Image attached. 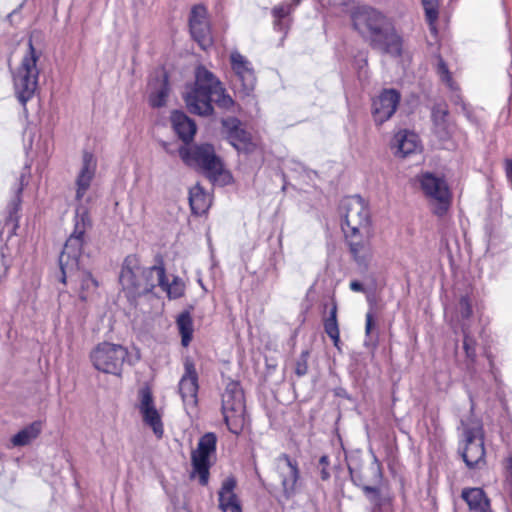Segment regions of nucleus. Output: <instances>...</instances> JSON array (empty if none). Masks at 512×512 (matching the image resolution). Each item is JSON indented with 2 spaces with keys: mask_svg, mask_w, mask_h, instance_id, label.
Masks as SVG:
<instances>
[{
  "mask_svg": "<svg viewBox=\"0 0 512 512\" xmlns=\"http://www.w3.org/2000/svg\"><path fill=\"white\" fill-rule=\"evenodd\" d=\"M127 358L128 350L124 346L110 342L99 343L90 353L95 369L116 376L121 375Z\"/></svg>",
  "mask_w": 512,
  "mask_h": 512,
  "instance_id": "8",
  "label": "nucleus"
},
{
  "mask_svg": "<svg viewBox=\"0 0 512 512\" xmlns=\"http://www.w3.org/2000/svg\"><path fill=\"white\" fill-rule=\"evenodd\" d=\"M490 366H491V369L493 370V362H492V360H490Z\"/></svg>",
  "mask_w": 512,
  "mask_h": 512,
  "instance_id": "56",
  "label": "nucleus"
},
{
  "mask_svg": "<svg viewBox=\"0 0 512 512\" xmlns=\"http://www.w3.org/2000/svg\"><path fill=\"white\" fill-rule=\"evenodd\" d=\"M179 333L181 335V344L188 347L193 337V320L189 311L180 313L176 320Z\"/></svg>",
  "mask_w": 512,
  "mask_h": 512,
  "instance_id": "36",
  "label": "nucleus"
},
{
  "mask_svg": "<svg viewBox=\"0 0 512 512\" xmlns=\"http://www.w3.org/2000/svg\"><path fill=\"white\" fill-rule=\"evenodd\" d=\"M275 461L282 486V496L289 500L297 493V483L300 479L298 462L286 453L280 454Z\"/></svg>",
  "mask_w": 512,
  "mask_h": 512,
  "instance_id": "13",
  "label": "nucleus"
},
{
  "mask_svg": "<svg viewBox=\"0 0 512 512\" xmlns=\"http://www.w3.org/2000/svg\"><path fill=\"white\" fill-rule=\"evenodd\" d=\"M329 465H330L329 457L327 455H322L318 461V468L320 470V478L323 481H327L331 477V474L328 469Z\"/></svg>",
  "mask_w": 512,
  "mask_h": 512,
  "instance_id": "46",
  "label": "nucleus"
},
{
  "mask_svg": "<svg viewBox=\"0 0 512 512\" xmlns=\"http://www.w3.org/2000/svg\"><path fill=\"white\" fill-rule=\"evenodd\" d=\"M178 154L186 166L201 171L213 182L224 172V163L210 143L181 145Z\"/></svg>",
  "mask_w": 512,
  "mask_h": 512,
  "instance_id": "6",
  "label": "nucleus"
},
{
  "mask_svg": "<svg viewBox=\"0 0 512 512\" xmlns=\"http://www.w3.org/2000/svg\"><path fill=\"white\" fill-rule=\"evenodd\" d=\"M237 480L234 476L225 478L218 492V507L222 512H243L238 496L234 492Z\"/></svg>",
  "mask_w": 512,
  "mask_h": 512,
  "instance_id": "23",
  "label": "nucleus"
},
{
  "mask_svg": "<svg viewBox=\"0 0 512 512\" xmlns=\"http://www.w3.org/2000/svg\"><path fill=\"white\" fill-rule=\"evenodd\" d=\"M152 268L153 266L141 269L139 259L135 254L125 257L119 282L131 305H136L141 296L152 293L158 286V271Z\"/></svg>",
  "mask_w": 512,
  "mask_h": 512,
  "instance_id": "4",
  "label": "nucleus"
},
{
  "mask_svg": "<svg viewBox=\"0 0 512 512\" xmlns=\"http://www.w3.org/2000/svg\"><path fill=\"white\" fill-rule=\"evenodd\" d=\"M463 333V350L465 352V367L469 373L475 372V363L477 358L476 347L477 341L470 334L469 328L465 325L462 326Z\"/></svg>",
  "mask_w": 512,
  "mask_h": 512,
  "instance_id": "31",
  "label": "nucleus"
},
{
  "mask_svg": "<svg viewBox=\"0 0 512 512\" xmlns=\"http://www.w3.org/2000/svg\"><path fill=\"white\" fill-rule=\"evenodd\" d=\"M425 12V20L428 24L429 31L434 38L438 36L437 21L439 18L438 0H421Z\"/></svg>",
  "mask_w": 512,
  "mask_h": 512,
  "instance_id": "35",
  "label": "nucleus"
},
{
  "mask_svg": "<svg viewBox=\"0 0 512 512\" xmlns=\"http://www.w3.org/2000/svg\"><path fill=\"white\" fill-rule=\"evenodd\" d=\"M222 128L228 142L239 152L246 155L252 154L257 149L251 134L242 127V122L237 117H227L221 120Z\"/></svg>",
  "mask_w": 512,
  "mask_h": 512,
  "instance_id": "12",
  "label": "nucleus"
},
{
  "mask_svg": "<svg viewBox=\"0 0 512 512\" xmlns=\"http://www.w3.org/2000/svg\"><path fill=\"white\" fill-rule=\"evenodd\" d=\"M350 289L354 292H364L365 291L364 285L358 280H353L350 282Z\"/></svg>",
  "mask_w": 512,
  "mask_h": 512,
  "instance_id": "49",
  "label": "nucleus"
},
{
  "mask_svg": "<svg viewBox=\"0 0 512 512\" xmlns=\"http://www.w3.org/2000/svg\"><path fill=\"white\" fill-rule=\"evenodd\" d=\"M354 29L373 50L393 58L403 54V37L393 19L373 7L358 8L352 14Z\"/></svg>",
  "mask_w": 512,
  "mask_h": 512,
  "instance_id": "1",
  "label": "nucleus"
},
{
  "mask_svg": "<svg viewBox=\"0 0 512 512\" xmlns=\"http://www.w3.org/2000/svg\"><path fill=\"white\" fill-rule=\"evenodd\" d=\"M401 101V94L394 88H384L372 99L371 115L377 126L388 121L396 112Z\"/></svg>",
  "mask_w": 512,
  "mask_h": 512,
  "instance_id": "14",
  "label": "nucleus"
},
{
  "mask_svg": "<svg viewBox=\"0 0 512 512\" xmlns=\"http://www.w3.org/2000/svg\"><path fill=\"white\" fill-rule=\"evenodd\" d=\"M194 82L186 85L183 100L191 114L209 117L214 114L215 105L225 111L233 110L235 101L226 92L219 78L204 65H198Z\"/></svg>",
  "mask_w": 512,
  "mask_h": 512,
  "instance_id": "2",
  "label": "nucleus"
},
{
  "mask_svg": "<svg viewBox=\"0 0 512 512\" xmlns=\"http://www.w3.org/2000/svg\"><path fill=\"white\" fill-rule=\"evenodd\" d=\"M43 429V422L36 420L31 424L25 426L19 432H17L12 438L11 442L15 447H23L30 444L36 439Z\"/></svg>",
  "mask_w": 512,
  "mask_h": 512,
  "instance_id": "29",
  "label": "nucleus"
},
{
  "mask_svg": "<svg viewBox=\"0 0 512 512\" xmlns=\"http://www.w3.org/2000/svg\"><path fill=\"white\" fill-rule=\"evenodd\" d=\"M349 251L357 266L366 271L373 256L371 241L368 237H363L359 226H353L352 231L343 228Z\"/></svg>",
  "mask_w": 512,
  "mask_h": 512,
  "instance_id": "16",
  "label": "nucleus"
},
{
  "mask_svg": "<svg viewBox=\"0 0 512 512\" xmlns=\"http://www.w3.org/2000/svg\"><path fill=\"white\" fill-rule=\"evenodd\" d=\"M303 0H289V1H286L285 3L288 5V7H290V10L292 12L295 11V9L301 4Z\"/></svg>",
  "mask_w": 512,
  "mask_h": 512,
  "instance_id": "51",
  "label": "nucleus"
},
{
  "mask_svg": "<svg viewBox=\"0 0 512 512\" xmlns=\"http://www.w3.org/2000/svg\"><path fill=\"white\" fill-rule=\"evenodd\" d=\"M505 173L507 179L512 182V159L505 160Z\"/></svg>",
  "mask_w": 512,
  "mask_h": 512,
  "instance_id": "50",
  "label": "nucleus"
},
{
  "mask_svg": "<svg viewBox=\"0 0 512 512\" xmlns=\"http://www.w3.org/2000/svg\"><path fill=\"white\" fill-rule=\"evenodd\" d=\"M209 197L204 189L199 185H195L189 191V204L192 214L200 216L209 208Z\"/></svg>",
  "mask_w": 512,
  "mask_h": 512,
  "instance_id": "32",
  "label": "nucleus"
},
{
  "mask_svg": "<svg viewBox=\"0 0 512 512\" xmlns=\"http://www.w3.org/2000/svg\"><path fill=\"white\" fill-rule=\"evenodd\" d=\"M324 331L328 336L339 334V325L337 321V304L332 303L329 315L323 321Z\"/></svg>",
  "mask_w": 512,
  "mask_h": 512,
  "instance_id": "38",
  "label": "nucleus"
},
{
  "mask_svg": "<svg viewBox=\"0 0 512 512\" xmlns=\"http://www.w3.org/2000/svg\"><path fill=\"white\" fill-rule=\"evenodd\" d=\"M24 174H22L19 178V186L17 187L16 191H15V195L14 197L12 198V200L9 202L8 206H7V212H8V216L6 218V224H13V227L16 228L18 227V219H19V216H18V212L21 208V203H22V192H23V189H24Z\"/></svg>",
  "mask_w": 512,
  "mask_h": 512,
  "instance_id": "33",
  "label": "nucleus"
},
{
  "mask_svg": "<svg viewBox=\"0 0 512 512\" xmlns=\"http://www.w3.org/2000/svg\"><path fill=\"white\" fill-rule=\"evenodd\" d=\"M418 147V136L409 130H400L391 141V149L396 157L405 158L415 153Z\"/></svg>",
  "mask_w": 512,
  "mask_h": 512,
  "instance_id": "25",
  "label": "nucleus"
},
{
  "mask_svg": "<svg viewBox=\"0 0 512 512\" xmlns=\"http://www.w3.org/2000/svg\"><path fill=\"white\" fill-rule=\"evenodd\" d=\"M479 512H491L490 506L489 507H485L483 510H481Z\"/></svg>",
  "mask_w": 512,
  "mask_h": 512,
  "instance_id": "54",
  "label": "nucleus"
},
{
  "mask_svg": "<svg viewBox=\"0 0 512 512\" xmlns=\"http://www.w3.org/2000/svg\"><path fill=\"white\" fill-rule=\"evenodd\" d=\"M462 499L472 511H481L490 506V501L481 488H465L462 490Z\"/></svg>",
  "mask_w": 512,
  "mask_h": 512,
  "instance_id": "30",
  "label": "nucleus"
},
{
  "mask_svg": "<svg viewBox=\"0 0 512 512\" xmlns=\"http://www.w3.org/2000/svg\"><path fill=\"white\" fill-rule=\"evenodd\" d=\"M198 282H199L200 286L202 287V289L206 290V288H205V286H204V284H203L202 280H201V279H199V280H198Z\"/></svg>",
  "mask_w": 512,
  "mask_h": 512,
  "instance_id": "55",
  "label": "nucleus"
},
{
  "mask_svg": "<svg viewBox=\"0 0 512 512\" xmlns=\"http://www.w3.org/2000/svg\"><path fill=\"white\" fill-rule=\"evenodd\" d=\"M161 145H162L163 149H164L167 153H169V154H172V153H173V152L169 149V144H168L167 142H164V141H163V142L161 143Z\"/></svg>",
  "mask_w": 512,
  "mask_h": 512,
  "instance_id": "53",
  "label": "nucleus"
},
{
  "mask_svg": "<svg viewBox=\"0 0 512 512\" xmlns=\"http://www.w3.org/2000/svg\"><path fill=\"white\" fill-rule=\"evenodd\" d=\"M334 395L336 397H340V398H344V399H348L350 400L351 399V396L349 395V393L347 392V390L343 387H337L334 389Z\"/></svg>",
  "mask_w": 512,
  "mask_h": 512,
  "instance_id": "48",
  "label": "nucleus"
},
{
  "mask_svg": "<svg viewBox=\"0 0 512 512\" xmlns=\"http://www.w3.org/2000/svg\"><path fill=\"white\" fill-rule=\"evenodd\" d=\"M143 417V422L152 428L155 436L157 438H162L164 433L163 423L161 416L155 407L150 409H145V411L141 412Z\"/></svg>",
  "mask_w": 512,
  "mask_h": 512,
  "instance_id": "37",
  "label": "nucleus"
},
{
  "mask_svg": "<svg viewBox=\"0 0 512 512\" xmlns=\"http://www.w3.org/2000/svg\"><path fill=\"white\" fill-rule=\"evenodd\" d=\"M148 102L152 108H161L166 105L170 93L169 75L162 69L157 72L149 82Z\"/></svg>",
  "mask_w": 512,
  "mask_h": 512,
  "instance_id": "21",
  "label": "nucleus"
},
{
  "mask_svg": "<svg viewBox=\"0 0 512 512\" xmlns=\"http://www.w3.org/2000/svg\"><path fill=\"white\" fill-rule=\"evenodd\" d=\"M74 220L73 232L66 240L58 259L60 269L58 280L63 284H67L68 279H72L79 272L86 231L92 226L86 207L80 206L76 209Z\"/></svg>",
  "mask_w": 512,
  "mask_h": 512,
  "instance_id": "3",
  "label": "nucleus"
},
{
  "mask_svg": "<svg viewBox=\"0 0 512 512\" xmlns=\"http://www.w3.org/2000/svg\"><path fill=\"white\" fill-rule=\"evenodd\" d=\"M438 64H437V73L439 74L441 80L447 84L452 82V75L448 69L446 62L443 60L441 55L437 56Z\"/></svg>",
  "mask_w": 512,
  "mask_h": 512,
  "instance_id": "44",
  "label": "nucleus"
},
{
  "mask_svg": "<svg viewBox=\"0 0 512 512\" xmlns=\"http://www.w3.org/2000/svg\"><path fill=\"white\" fill-rule=\"evenodd\" d=\"M465 447L462 452L463 460L470 469L480 468L485 464V448L482 428H466L464 430Z\"/></svg>",
  "mask_w": 512,
  "mask_h": 512,
  "instance_id": "15",
  "label": "nucleus"
},
{
  "mask_svg": "<svg viewBox=\"0 0 512 512\" xmlns=\"http://www.w3.org/2000/svg\"><path fill=\"white\" fill-rule=\"evenodd\" d=\"M170 122L174 133L183 142V145L193 142L197 125L185 112L173 110L170 115Z\"/></svg>",
  "mask_w": 512,
  "mask_h": 512,
  "instance_id": "22",
  "label": "nucleus"
},
{
  "mask_svg": "<svg viewBox=\"0 0 512 512\" xmlns=\"http://www.w3.org/2000/svg\"><path fill=\"white\" fill-rule=\"evenodd\" d=\"M97 170V159L95 155L84 150L82 153L81 168L75 179L76 193L75 200L80 202L89 190Z\"/></svg>",
  "mask_w": 512,
  "mask_h": 512,
  "instance_id": "20",
  "label": "nucleus"
},
{
  "mask_svg": "<svg viewBox=\"0 0 512 512\" xmlns=\"http://www.w3.org/2000/svg\"><path fill=\"white\" fill-rule=\"evenodd\" d=\"M375 327V322H374V314H373V310L372 308L367 312L366 314V323H365V334H366V339H365V346H373V347H376L377 345V341H378V336H373L372 334V330L373 328Z\"/></svg>",
  "mask_w": 512,
  "mask_h": 512,
  "instance_id": "39",
  "label": "nucleus"
},
{
  "mask_svg": "<svg viewBox=\"0 0 512 512\" xmlns=\"http://www.w3.org/2000/svg\"><path fill=\"white\" fill-rule=\"evenodd\" d=\"M362 491L371 504L370 512H383L384 506L391 501L390 496L383 492L382 483L365 485Z\"/></svg>",
  "mask_w": 512,
  "mask_h": 512,
  "instance_id": "27",
  "label": "nucleus"
},
{
  "mask_svg": "<svg viewBox=\"0 0 512 512\" xmlns=\"http://www.w3.org/2000/svg\"><path fill=\"white\" fill-rule=\"evenodd\" d=\"M289 21V19L274 18V29L279 32L287 33L290 27Z\"/></svg>",
  "mask_w": 512,
  "mask_h": 512,
  "instance_id": "47",
  "label": "nucleus"
},
{
  "mask_svg": "<svg viewBox=\"0 0 512 512\" xmlns=\"http://www.w3.org/2000/svg\"><path fill=\"white\" fill-rule=\"evenodd\" d=\"M420 186L424 194L437 201L434 213L443 216L450 206V192L443 178L435 176L433 173L426 172L421 175Z\"/></svg>",
  "mask_w": 512,
  "mask_h": 512,
  "instance_id": "11",
  "label": "nucleus"
},
{
  "mask_svg": "<svg viewBox=\"0 0 512 512\" xmlns=\"http://www.w3.org/2000/svg\"><path fill=\"white\" fill-rule=\"evenodd\" d=\"M245 396L238 381L227 383L221 397V412L228 430L240 435L245 426Z\"/></svg>",
  "mask_w": 512,
  "mask_h": 512,
  "instance_id": "7",
  "label": "nucleus"
},
{
  "mask_svg": "<svg viewBox=\"0 0 512 512\" xmlns=\"http://www.w3.org/2000/svg\"><path fill=\"white\" fill-rule=\"evenodd\" d=\"M189 28L192 38L202 49L212 45L211 30L205 6L195 5L192 7L189 15Z\"/></svg>",
  "mask_w": 512,
  "mask_h": 512,
  "instance_id": "19",
  "label": "nucleus"
},
{
  "mask_svg": "<svg viewBox=\"0 0 512 512\" xmlns=\"http://www.w3.org/2000/svg\"><path fill=\"white\" fill-rule=\"evenodd\" d=\"M41 55L42 51L36 50L30 38L28 40V49L14 74L15 95L25 112H27L26 105L28 101L35 96L38 89L40 70L37 67V62Z\"/></svg>",
  "mask_w": 512,
  "mask_h": 512,
  "instance_id": "5",
  "label": "nucleus"
},
{
  "mask_svg": "<svg viewBox=\"0 0 512 512\" xmlns=\"http://www.w3.org/2000/svg\"><path fill=\"white\" fill-rule=\"evenodd\" d=\"M433 133L439 141L440 148L447 150L456 149V143L452 138V128L448 121L433 124Z\"/></svg>",
  "mask_w": 512,
  "mask_h": 512,
  "instance_id": "34",
  "label": "nucleus"
},
{
  "mask_svg": "<svg viewBox=\"0 0 512 512\" xmlns=\"http://www.w3.org/2000/svg\"><path fill=\"white\" fill-rule=\"evenodd\" d=\"M309 356H310L309 350H303L301 352L299 358L296 360L294 372L298 377H303L307 374Z\"/></svg>",
  "mask_w": 512,
  "mask_h": 512,
  "instance_id": "40",
  "label": "nucleus"
},
{
  "mask_svg": "<svg viewBox=\"0 0 512 512\" xmlns=\"http://www.w3.org/2000/svg\"><path fill=\"white\" fill-rule=\"evenodd\" d=\"M458 309L462 319H469L472 316V304L468 295L461 296Z\"/></svg>",
  "mask_w": 512,
  "mask_h": 512,
  "instance_id": "42",
  "label": "nucleus"
},
{
  "mask_svg": "<svg viewBox=\"0 0 512 512\" xmlns=\"http://www.w3.org/2000/svg\"><path fill=\"white\" fill-rule=\"evenodd\" d=\"M369 225V211L363 205L361 197L357 196V207L347 208L345 215L342 218V229L346 228L352 231L353 226H359V231L362 229L367 230Z\"/></svg>",
  "mask_w": 512,
  "mask_h": 512,
  "instance_id": "26",
  "label": "nucleus"
},
{
  "mask_svg": "<svg viewBox=\"0 0 512 512\" xmlns=\"http://www.w3.org/2000/svg\"><path fill=\"white\" fill-rule=\"evenodd\" d=\"M448 110L447 108L443 107L442 105H434L431 110V119L432 123H440V122H447L448 119Z\"/></svg>",
  "mask_w": 512,
  "mask_h": 512,
  "instance_id": "43",
  "label": "nucleus"
},
{
  "mask_svg": "<svg viewBox=\"0 0 512 512\" xmlns=\"http://www.w3.org/2000/svg\"><path fill=\"white\" fill-rule=\"evenodd\" d=\"M217 437L213 432H207L200 437L197 448L191 453L192 471L190 478H197L201 486H207L210 478V456L215 454Z\"/></svg>",
  "mask_w": 512,
  "mask_h": 512,
  "instance_id": "9",
  "label": "nucleus"
},
{
  "mask_svg": "<svg viewBox=\"0 0 512 512\" xmlns=\"http://www.w3.org/2000/svg\"><path fill=\"white\" fill-rule=\"evenodd\" d=\"M230 63L234 73L232 85L235 94L241 98L252 95L256 76L251 62L238 51H234L230 54Z\"/></svg>",
  "mask_w": 512,
  "mask_h": 512,
  "instance_id": "10",
  "label": "nucleus"
},
{
  "mask_svg": "<svg viewBox=\"0 0 512 512\" xmlns=\"http://www.w3.org/2000/svg\"><path fill=\"white\" fill-rule=\"evenodd\" d=\"M155 265L153 270L158 271L157 284L163 291H165L170 299H178L184 295L185 287L179 277H175L172 283H169L166 276V269L162 256L157 255L155 258Z\"/></svg>",
  "mask_w": 512,
  "mask_h": 512,
  "instance_id": "24",
  "label": "nucleus"
},
{
  "mask_svg": "<svg viewBox=\"0 0 512 512\" xmlns=\"http://www.w3.org/2000/svg\"><path fill=\"white\" fill-rule=\"evenodd\" d=\"M292 13L293 12L290 10V7H288V5L285 2H283L277 6H274L271 10V14H272L273 18L288 19V17Z\"/></svg>",
  "mask_w": 512,
  "mask_h": 512,
  "instance_id": "45",
  "label": "nucleus"
},
{
  "mask_svg": "<svg viewBox=\"0 0 512 512\" xmlns=\"http://www.w3.org/2000/svg\"><path fill=\"white\" fill-rule=\"evenodd\" d=\"M331 338V340L333 341V344L334 346L339 350L341 351V347H340V344H341V340H340V333L339 334H334L332 336H329Z\"/></svg>",
  "mask_w": 512,
  "mask_h": 512,
  "instance_id": "52",
  "label": "nucleus"
},
{
  "mask_svg": "<svg viewBox=\"0 0 512 512\" xmlns=\"http://www.w3.org/2000/svg\"><path fill=\"white\" fill-rule=\"evenodd\" d=\"M139 396H140V405H139L140 412L145 411V409H150V408L155 407L153 395H152L150 388L145 387V388L140 389Z\"/></svg>",
  "mask_w": 512,
  "mask_h": 512,
  "instance_id": "41",
  "label": "nucleus"
},
{
  "mask_svg": "<svg viewBox=\"0 0 512 512\" xmlns=\"http://www.w3.org/2000/svg\"><path fill=\"white\" fill-rule=\"evenodd\" d=\"M184 373L178 383L179 394L185 406L196 407L198 403V373L191 357H186L183 362Z\"/></svg>",
  "mask_w": 512,
  "mask_h": 512,
  "instance_id": "18",
  "label": "nucleus"
},
{
  "mask_svg": "<svg viewBox=\"0 0 512 512\" xmlns=\"http://www.w3.org/2000/svg\"><path fill=\"white\" fill-rule=\"evenodd\" d=\"M373 460L369 465H362L358 462L348 464V471L352 483L364 489L365 485L383 483V468L377 456L372 453Z\"/></svg>",
  "mask_w": 512,
  "mask_h": 512,
  "instance_id": "17",
  "label": "nucleus"
},
{
  "mask_svg": "<svg viewBox=\"0 0 512 512\" xmlns=\"http://www.w3.org/2000/svg\"><path fill=\"white\" fill-rule=\"evenodd\" d=\"M70 281H80V289L78 297L82 302L88 301L95 293L99 286L98 281L93 277L91 272L80 270Z\"/></svg>",
  "mask_w": 512,
  "mask_h": 512,
  "instance_id": "28",
  "label": "nucleus"
}]
</instances>
